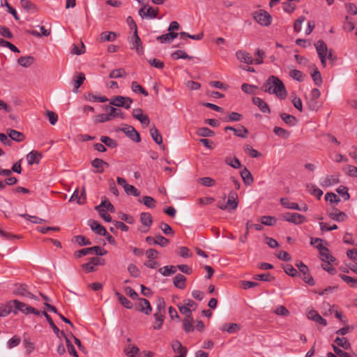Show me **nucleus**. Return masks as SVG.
<instances>
[{"label": "nucleus", "instance_id": "2f4dec72", "mask_svg": "<svg viewBox=\"0 0 357 357\" xmlns=\"http://www.w3.org/2000/svg\"><path fill=\"white\" fill-rule=\"evenodd\" d=\"M334 342L337 345L338 347H342L344 349H351V343L349 342V340L346 337H337Z\"/></svg>", "mask_w": 357, "mask_h": 357}, {"label": "nucleus", "instance_id": "ea45409f", "mask_svg": "<svg viewBox=\"0 0 357 357\" xmlns=\"http://www.w3.org/2000/svg\"><path fill=\"white\" fill-rule=\"evenodd\" d=\"M339 178L335 176H328L322 181L321 185L324 187H328L339 183Z\"/></svg>", "mask_w": 357, "mask_h": 357}, {"label": "nucleus", "instance_id": "69168bd1", "mask_svg": "<svg viewBox=\"0 0 357 357\" xmlns=\"http://www.w3.org/2000/svg\"><path fill=\"white\" fill-rule=\"evenodd\" d=\"M199 182L206 187H211L215 184V181L211 177H202L199 179Z\"/></svg>", "mask_w": 357, "mask_h": 357}, {"label": "nucleus", "instance_id": "dca6fc26", "mask_svg": "<svg viewBox=\"0 0 357 357\" xmlns=\"http://www.w3.org/2000/svg\"><path fill=\"white\" fill-rule=\"evenodd\" d=\"M42 314L46 318L48 324H50V327L54 332V333L56 335V336L59 338H61L62 337H65V333L63 331H60L59 328L54 324L52 319L51 317L47 313L45 310L42 312Z\"/></svg>", "mask_w": 357, "mask_h": 357}, {"label": "nucleus", "instance_id": "13d9d810", "mask_svg": "<svg viewBox=\"0 0 357 357\" xmlns=\"http://www.w3.org/2000/svg\"><path fill=\"white\" fill-rule=\"evenodd\" d=\"M319 254L321 256V260L324 262L331 264L335 260V258L329 254V250L326 252H324V250H322L319 252Z\"/></svg>", "mask_w": 357, "mask_h": 357}, {"label": "nucleus", "instance_id": "58836bf2", "mask_svg": "<svg viewBox=\"0 0 357 357\" xmlns=\"http://www.w3.org/2000/svg\"><path fill=\"white\" fill-rule=\"evenodd\" d=\"M115 294H116L118 300L119 301V302L123 307H125L127 309L132 308V303L126 296H124L121 293L117 292V291L115 293Z\"/></svg>", "mask_w": 357, "mask_h": 357}, {"label": "nucleus", "instance_id": "a878e982", "mask_svg": "<svg viewBox=\"0 0 357 357\" xmlns=\"http://www.w3.org/2000/svg\"><path fill=\"white\" fill-rule=\"evenodd\" d=\"M13 294L16 296H21L28 297L31 295V292L28 290V286L24 284H19L17 288L13 291Z\"/></svg>", "mask_w": 357, "mask_h": 357}, {"label": "nucleus", "instance_id": "bb28decb", "mask_svg": "<svg viewBox=\"0 0 357 357\" xmlns=\"http://www.w3.org/2000/svg\"><path fill=\"white\" fill-rule=\"evenodd\" d=\"M280 116L282 120L289 126H295L298 121L297 119L294 116L287 113H281Z\"/></svg>", "mask_w": 357, "mask_h": 357}, {"label": "nucleus", "instance_id": "412c9836", "mask_svg": "<svg viewBox=\"0 0 357 357\" xmlns=\"http://www.w3.org/2000/svg\"><path fill=\"white\" fill-rule=\"evenodd\" d=\"M6 132L8 137L10 138L11 141L14 140L20 142L23 141L25 138V136L22 132L15 130L7 129Z\"/></svg>", "mask_w": 357, "mask_h": 357}, {"label": "nucleus", "instance_id": "052dcab7", "mask_svg": "<svg viewBox=\"0 0 357 357\" xmlns=\"http://www.w3.org/2000/svg\"><path fill=\"white\" fill-rule=\"evenodd\" d=\"M276 218L273 216H262L261 217V224L267 226H272L276 223Z\"/></svg>", "mask_w": 357, "mask_h": 357}, {"label": "nucleus", "instance_id": "39448f33", "mask_svg": "<svg viewBox=\"0 0 357 357\" xmlns=\"http://www.w3.org/2000/svg\"><path fill=\"white\" fill-rule=\"evenodd\" d=\"M282 218L284 221H287L296 225H301L307 221L305 216L297 213H286L282 215Z\"/></svg>", "mask_w": 357, "mask_h": 357}, {"label": "nucleus", "instance_id": "4d7b16f0", "mask_svg": "<svg viewBox=\"0 0 357 357\" xmlns=\"http://www.w3.org/2000/svg\"><path fill=\"white\" fill-rule=\"evenodd\" d=\"M100 142L110 148H114L117 145L116 142L115 140L107 136L101 137Z\"/></svg>", "mask_w": 357, "mask_h": 357}, {"label": "nucleus", "instance_id": "c03bdc74", "mask_svg": "<svg viewBox=\"0 0 357 357\" xmlns=\"http://www.w3.org/2000/svg\"><path fill=\"white\" fill-rule=\"evenodd\" d=\"M125 97L122 96H114L111 100L109 104L119 107H124Z\"/></svg>", "mask_w": 357, "mask_h": 357}, {"label": "nucleus", "instance_id": "37998d69", "mask_svg": "<svg viewBox=\"0 0 357 357\" xmlns=\"http://www.w3.org/2000/svg\"><path fill=\"white\" fill-rule=\"evenodd\" d=\"M243 116L235 112H232L229 113L227 116L223 119V121L225 122H233V121H241Z\"/></svg>", "mask_w": 357, "mask_h": 357}, {"label": "nucleus", "instance_id": "f03ea898", "mask_svg": "<svg viewBox=\"0 0 357 357\" xmlns=\"http://www.w3.org/2000/svg\"><path fill=\"white\" fill-rule=\"evenodd\" d=\"M105 109L108 112L107 114H101L95 116V123H104L109 121L114 118H120L121 119H125V114L121 112V109L111 107L109 105H105Z\"/></svg>", "mask_w": 357, "mask_h": 357}, {"label": "nucleus", "instance_id": "f704fd0d", "mask_svg": "<svg viewBox=\"0 0 357 357\" xmlns=\"http://www.w3.org/2000/svg\"><path fill=\"white\" fill-rule=\"evenodd\" d=\"M140 221L144 226L149 227L153 223V219L151 213L143 212L140 214Z\"/></svg>", "mask_w": 357, "mask_h": 357}, {"label": "nucleus", "instance_id": "7c9ffc66", "mask_svg": "<svg viewBox=\"0 0 357 357\" xmlns=\"http://www.w3.org/2000/svg\"><path fill=\"white\" fill-rule=\"evenodd\" d=\"M153 317L155 318V323L153 326V328L155 330H159L162 326V324L164 322V319H165V315L160 312H155L153 314Z\"/></svg>", "mask_w": 357, "mask_h": 357}, {"label": "nucleus", "instance_id": "e2e57ef3", "mask_svg": "<svg viewBox=\"0 0 357 357\" xmlns=\"http://www.w3.org/2000/svg\"><path fill=\"white\" fill-rule=\"evenodd\" d=\"M160 229L162 231V232L165 234V235H171V236H173L174 232L172 229V228L167 223L165 222H162L160 224V226H159Z\"/></svg>", "mask_w": 357, "mask_h": 357}, {"label": "nucleus", "instance_id": "72a5a7b5", "mask_svg": "<svg viewBox=\"0 0 357 357\" xmlns=\"http://www.w3.org/2000/svg\"><path fill=\"white\" fill-rule=\"evenodd\" d=\"M193 317L185 318L183 320V328L185 333H190L194 331L193 326Z\"/></svg>", "mask_w": 357, "mask_h": 357}, {"label": "nucleus", "instance_id": "6e6d98bb", "mask_svg": "<svg viewBox=\"0 0 357 357\" xmlns=\"http://www.w3.org/2000/svg\"><path fill=\"white\" fill-rule=\"evenodd\" d=\"M87 99L91 102H106L109 100V99L105 96H98L93 95V93H89Z\"/></svg>", "mask_w": 357, "mask_h": 357}, {"label": "nucleus", "instance_id": "2eb2a0df", "mask_svg": "<svg viewBox=\"0 0 357 357\" xmlns=\"http://www.w3.org/2000/svg\"><path fill=\"white\" fill-rule=\"evenodd\" d=\"M88 224L90 226L91 230L95 231L96 234L100 236L106 234V229L105 228V227L101 225L98 221L91 219L89 220Z\"/></svg>", "mask_w": 357, "mask_h": 357}, {"label": "nucleus", "instance_id": "5fc2aeb1", "mask_svg": "<svg viewBox=\"0 0 357 357\" xmlns=\"http://www.w3.org/2000/svg\"><path fill=\"white\" fill-rule=\"evenodd\" d=\"M274 313L282 317H288L290 314L289 310L284 305H278L274 310Z\"/></svg>", "mask_w": 357, "mask_h": 357}, {"label": "nucleus", "instance_id": "473e14b6", "mask_svg": "<svg viewBox=\"0 0 357 357\" xmlns=\"http://www.w3.org/2000/svg\"><path fill=\"white\" fill-rule=\"evenodd\" d=\"M177 271V266H165L159 268L158 271L164 276H169L174 274Z\"/></svg>", "mask_w": 357, "mask_h": 357}, {"label": "nucleus", "instance_id": "e433bc0d", "mask_svg": "<svg viewBox=\"0 0 357 357\" xmlns=\"http://www.w3.org/2000/svg\"><path fill=\"white\" fill-rule=\"evenodd\" d=\"M306 188H307V190H308V192L312 195L317 197L318 199H320L323 195V191L321 189L317 188L313 184H311V183L307 184Z\"/></svg>", "mask_w": 357, "mask_h": 357}, {"label": "nucleus", "instance_id": "aec40b11", "mask_svg": "<svg viewBox=\"0 0 357 357\" xmlns=\"http://www.w3.org/2000/svg\"><path fill=\"white\" fill-rule=\"evenodd\" d=\"M178 36V33L176 32H169L168 33L158 36L156 40L160 43H170L174 39L176 38Z\"/></svg>", "mask_w": 357, "mask_h": 357}, {"label": "nucleus", "instance_id": "774afa93", "mask_svg": "<svg viewBox=\"0 0 357 357\" xmlns=\"http://www.w3.org/2000/svg\"><path fill=\"white\" fill-rule=\"evenodd\" d=\"M332 348L334 353L339 357H352L349 354L344 351L335 344H332Z\"/></svg>", "mask_w": 357, "mask_h": 357}, {"label": "nucleus", "instance_id": "bf43d9fd", "mask_svg": "<svg viewBox=\"0 0 357 357\" xmlns=\"http://www.w3.org/2000/svg\"><path fill=\"white\" fill-rule=\"evenodd\" d=\"M128 271L130 275L133 278H138L140 275L139 269L133 264H130L128 265Z\"/></svg>", "mask_w": 357, "mask_h": 357}, {"label": "nucleus", "instance_id": "4be33fe9", "mask_svg": "<svg viewBox=\"0 0 357 357\" xmlns=\"http://www.w3.org/2000/svg\"><path fill=\"white\" fill-rule=\"evenodd\" d=\"M329 217L337 222H344L347 218L345 213L340 211L337 208H334V212L328 214Z\"/></svg>", "mask_w": 357, "mask_h": 357}, {"label": "nucleus", "instance_id": "cd10ccee", "mask_svg": "<svg viewBox=\"0 0 357 357\" xmlns=\"http://www.w3.org/2000/svg\"><path fill=\"white\" fill-rule=\"evenodd\" d=\"M117 36V33L113 31H103L100 36V42L114 41Z\"/></svg>", "mask_w": 357, "mask_h": 357}, {"label": "nucleus", "instance_id": "a18cd8bd", "mask_svg": "<svg viewBox=\"0 0 357 357\" xmlns=\"http://www.w3.org/2000/svg\"><path fill=\"white\" fill-rule=\"evenodd\" d=\"M241 177L245 185H250L253 182V177L251 173L245 168L241 172Z\"/></svg>", "mask_w": 357, "mask_h": 357}, {"label": "nucleus", "instance_id": "338daca9", "mask_svg": "<svg viewBox=\"0 0 357 357\" xmlns=\"http://www.w3.org/2000/svg\"><path fill=\"white\" fill-rule=\"evenodd\" d=\"M234 132L236 136L245 138L248 134V130L243 126H240L238 128H235Z\"/></svg>", "mask_w": 357, "mask_h": 357}, {"label": "nucleus", "instance_id": "c756f323", "mask_svg": "<svg viewBox=\"0 0 357 357\" xmlns=\"http://www.w3.org/2000/svg\"><path fill=\"white\" fill-rule=\"evenodd\" d=\"M35 61V59L32 56H21L17 59V63L19 65L28 68L31 66Z\"/></svg>", "mask_w": 357, "mask_h": 357}, {"label": "nucleus", "instance_id": "f8f14e48", "mask_svg": "<svg viewBox=\"0 0 357 357\" xmlns=\"http://www.w3.org/2000/svg\"><path fill=\"white\" fill-rule=\"evenodd\" d=\"M227 206L228 211H234L237 208L238 205V195L234 190L229 192L228 195V200L227 202Z\"/></svg>", "mask_w": 357, "mask_h": 357}, {"label": "nucleus", "instance_id": "20e7f679", "mask_svg": "<svg viewBox=\"0 0 357 357\" xmlns=\"http://www.w3.org/2000/svg\"><path fill=\"white\" fill-rule=\"evenodd\" d=\"M254 19L261 26H268L271 24V15L264 10H259L253 15Z\"/></svg>", "mask_w": 357, "mask_h": 357}, {"label": "nucleus", "instance_id": "79ce46f5", "mask_svg": "<svg viewBox=\"0 0 357 357\" xmlns=\"http://www.w3.org/2000/svg\"><path fill=\"white\" fill-rule=\"evenodd\" d=\"M127 75V73L123 68H118L113 70L110 72L109 75V77L111 79H116V78H121V77H126Z\"/></svg>", "mask_w": 357, "mask_h": 357}, {"label": "nucleus", "instance_id": "4468645a", "mask_svg": "<svg viewBox=\"0 0 357 357\" xmlns=\"http://www.w3.org/2000/svg\"><path fill=\"white\" fill-rule=\"evenodd\" d=\"M86 192L85 188H82V192L79 194V188H77L71 197L70 198V202L77 201L79 204H84L86 202Z\"/></svg>", "mask_w": 357, "mask_h": 357}, {"label": "nucleus", "instance_id": "603ef678", "mask_svg": "<svg viewBox=\"0 0 357 357\" xmlns=\"http://www.w3.org/2000/svg\"><path fill=\"white\" fill-rule=\"evenodd\" d=\"M289 76L292 79H294L298 82H303L305 78V75L301 71H300L298 70H291L289 72Z\"/></svg>", "mask_w": 357, "mask_h": 357}, {"label": "nucleus", "instance_id": "f3484780", "mask_svg": "<svg viewBox=\"0 0 357 357\" xmlns=\"http://www.w3.org/2000/svg\"><path fill=\"white\" fill-rule=\"evenodd\" d=\"M252 102L254 105L258 107L260 111L263 113H271V109L268 105L259 97H254L252 98Z\"/></svg>", "mask_w": 357, "mask_h": 357}, {"label": "nucleus", "instance_id": "b1692460", "mask_svg": "<svg viewBox=\"0 0 357 357\" xmlns=\"http://www.w3.org/2000/svg\"><path fill=\"white\" fill-rule=\"evenodd\" d=\"M186 280L187 278H185V276L178 273L174 277L173 282L176 287L181 289H183L186 287Z\"/></svg>", "mask_w": 357, "mask_h": 357}, {"label": "nucleus", "instance_id": "8fccbe9b", "mask_svg": "<svg viewBox=\"0 0 357 357\" xmlns=\"http://www.w3.org/2000/svg\"><path fill=\"white\" fill-rule=\"evenodd\" d=\"M273 132L283 139H287L290 136V132L280 127L275 126L273 128Z\"/></svg>", "mask_w": 357, "mask_h": 357}, {"label": "nucleus", "instance_id": "c85d7f7f", "mask_svg": "<svg viewBox=\"0 0 357 357\" xmlns=\"http://www.w3.org/2000/svg\"><path fill=\"white\" fill-rule=\"evenodd\" d=\"M12 311L10 301L5 303H0V317H7Z\"/></svg>", "mask_w": 357, "mask_h": 357}, {"label": "nucleus", "instance_id": "0eeeda50", "mask_svg": "<svg viewBox=\"0 0 357 357\" xmlns=\"http://www.w3.org/2000/svg\"><path fill=\"white\" fill-rule=\"evenodd\" d=\"M11 303V310H13V312L15 314H17L18 311H20L21 312L28 314L29 312V307L30 306L26 305L24 303H22L17 299L10 301Z\"/></svg>", "mask_w": 357, "mask_h": 357}, {"label": "nucleus", "instance_id": "393cba45", "mask_svg": "<svg viewBox=\"0 0 357 357\" xmlns=\"http://www.w3.org/2000/svg\"><path fill=\"white\" fill-rule=\"evenodd\" d=\"M314 45L319 56H327L328 47L324 41L319 40L315 43Z\"/></svg>", "mask_w": 357, "mask_h": 357}, {"label": "nucleus", "instance_id": "864d4df0", "mask_svg": "<svg viewBox=\"0 0 357 357\" xmlns=\"http://www.w3.org/2000/svg\"><path fill=\"white\" fill-rule=\"evenodd\" d=\"M197 133L201 137H213L215 135V132L207 127L199 128Z\"/></svg>", "mask_w": 357, "mask_h": 357}, {"label": "nucleus", "instance_id": "1a4fd4ad", "mask_svg": "<svg viewBox=\"0 0 357 357\" xmlns=\"http://www.w3.org/2000/svg\"><path fill=\"white\" fill-rule=\"evenodd\" d=\"M130 43L131 44L130 48L132 50L135 49L139 54H143L142 43L140 38L138 36L137 31H134L133 36L130 40Z\"/></svg>", "mask_w": 357, "mask_h": 357}, {"label": "nucleus", "instance_id": "de8ad7c7", "mask_svg": "<svg viewBox=\"0 0 357 357\" xmlns=\"http://www.w3.org/2000/svg\"><path fill=\"white\" fill-rule=\"evenodd\" d=\"M283 269L285 273L291 277L295 278L298 275H300L298 271L291 264H285L283 266Z\"/></svg>", "mask_w": 357, "mask_h": 357}, {"label": "nucleus", "instance_id": "49530a36", "mask_svg": "<svg viewBox=\"0 0 357 357\" xmlns=\"http://www.w3.org/2000/svg\"><path fill=\"white\" fill-rule=\"evenodd\" d=\"M72 241L77 243L80 246L90 245L91 244V241L82 235L74 236Z\"/></svg>", "mask_w": 357, "mask_h": 357}, {"label": "nucleus", "instance_id": "ddd939ff", "mask_svg": "<svg viewBox=\"0 0 357 357\" xmlns=\"http://www.w3.org/2000/svg\"><path fill=\"white\" fill-rule=\"evenodd\" d=\"M236 56L240 62L247 64H253L254 59L252 56L245 50H238L236 52Z\"/></svg>", "mask_w": 357, "mask_h": 357}, {"label": "nucleus", "instance_id": "9d476101", "mask_svg": "<svg viewBox=\"0 0 357 357\" xmlns=\"http://www.w3.org/2000/svg\"><path fill=\"white\" fill-rule=\"evenodd\" d=\"M172 348L176 354L175 357H186L188 349L183 346L180 341L174 340L172 342Z\"/></svg>", "mask_w": 357, "mask_h": 357}, {"label": "nucleus", "instance_id": "7ed1b4c3", "mask_svg": "<svg viewBox=\"0 0 357 357\" xmlns=\"http://www.w3.org/2000/svg\"><path fill=\"white\" fill-rule=\"evenodd\" d=\"M93 252H95L96 255H99V256H103L107 253V252L105 250L102 249L100 246L96 245V246H93V247H91V248H83L79 250H77V251L75 252L74 255L76 258H81L83 256H85L87 255H91Z\"/></svg>", "mask_w": 357, "mask_h": 357}, {"label": "nucleus", "instance_id": "3c124183", "mask_svg": "<svg viewBox=\"0 0 357 357\" xmlns=\"http://www.w3.org/2000/svg\"><path fill=\"white\" fill-rule=\"evenodd\" d=\"M240 329V326L237 324H230L229 325L225 324L222 326L221 330L227 331L229 333H234Z\"/></svg>", "mask_w": 357, "mask_h": 357}, {"label": "nucleus", "instance_id": "9b49d317", "mask_svg": "<svg viewBox=\"0 0 357 357\" xmlns=\"http://www.w3.org/2000/svg\"><path fill=\"white\" fill-rule=\"evenodd\" d=\"M138 301L139 304L136 306L135 310L143 312L146 315L150 314L152 312V307L150 302L147 299L142 298H140Z\"/></svg>", "mask_w": 357, "mask_h": 357}, {"label": "nucleus", "instance_id": "680f3d73", "mask_svg": "<svg viewBox=\"0 0 357 357\" xmlns=\"http://www.w3.org/2000/svg\"><path fill=\"white\" fill-rule=\"evenodd\" d=\"M311 75L314 84L317 86H321L322 84V78L320 72L317 68H315L314 73H312Z\"/></svg>", "mask_w": 357, "mask_h": 357}, {"label": "nucleus", "instance_id": "f257e3e1", "mask_svg": "<svg viewBox=\"0 0 357 357\" xmlns=\"http://www.w3.org/2000/svg\"><path fill=\"white\" fill-rule=\"evenodd\" d=\"M261 90L266 93H273L279 99L287 98V92L282 81L275 75H271L263 84Z\"/></svg>", "mask_w": 357, "mask_h": 357}, {"label": "nucleus", "instance_id": "423d86ee", "mask_svg": "<svg viewBox=\"0 0 357 357\" xmlns=\"http://www.w3.org/2000/svg\"><path fill=\"white\" fill-rule=\"evenodd\" d=\"M116 131H122L126 135L135 142H139L141 137L139 133L132 126L124 124L123 128L116 129Z\"/></svg>", "mask_w": 357, "mask_h": 357}, {"label": "nucleus", "instance_id": "5701e85b", "mask_svg": "<svg viewBox=\"0 0 357 357\" xmlns=\"http://www.w3.org/2000/svg\"><path fill=\"white\" fill-rule=\"evenodd\" d=\"M280 202V204L286 208L301 211V208L297 203L290 202L287 197H282Z\"/></svg>", "mask_w": 357, "mask_h": 357}, {"label": "nucleus", "instance_id": "c9c22d12", "mask_svg": "<svg viewBox=\"0 0 357 357\" xmlns=\"http://www.w3.org/2000/svg\"><path fill=\"white\" fill-rule=\"evenodd\" d=\"M171 57L175 60H178L179 59L191 60L193 58L192 56H189L185 51L181 50H176L174 52H173L171 54Z\"/></svg>", "mask_w": 357, "mask_h": 357}, {"label": "nucleus", "instance_id": "6e6552de", "mask_svg": "<svg viewBox=\"0 0 357 357\" xmlns=\"http://www.w3.org/2000/svg\"><path fill=\"white\" fill-rule=\"evenodd\" d=\"M146 242L149 245H159L161 247H166L169 241L167 238L162 236L161 234L156 235L155 237L147 236L146 238Z\"/></svg>", "mask_w": 357, "mask_h": 357}, {"label": "nucleus", "instance_id": "a211bd4d", "mask_svg": "<svg viewBox=\"0 0 357 357\" xmlns=\"http://www.w3.org/2000/svg\"><path fill=\"white\" fill-rule=\"evenodd\" d=\"M307 317L309 319H311L317 323L320 324L321 325L326 326L327 325L326 320L323 318L317 311L314 310H311L307 313Z\"/></svg>", "mask_w": 357, "mask_h": 357}, {"label": "nucleus", "instance_id": "a19ab883", "mask_svg": "<svg viewBox=\"0 0 357 357\" xmlns=\"http://www.w3.org/2000/svg\"><path fill=\"white\" fill-rule=\"evenodd\" d=\"M140 203H143L146 206L150 208L155 207L156 201L150 196H144L142 199L138 200Z\"/></svg>", "mask_w": 357, "mask_h": 357}, {"label": "nucleus", "instance_id": "09e8293b", "mask_svg": "<svg viewBox=\"0 0 357 357\" xmlns=\"http://www.w3.org/2000/svg\"><path fill=\"white\" fill-rule=\"evenodd\" d=\"M131 89L135 93H140L144 96H148L149 93L137 82L133 81L131 84Z\"/></svg>", "mask_w": 357, "mask_h": 357}, {"label": "nucleus", "instance_id": "6ab92c4d", "mask_svg": "<svg viewBox=\"0 0 357 357\" xmlns=\"http://www.w3.org/2000/svg\"><path fill=\"white\" fill-rule=\"evenodd\" d=\"M91 165L93 168L96 169L94 172L96 173H102L105 170V167H109V164L107 162H105L104 160L96 158L92 162Z\"/></svg>", "mask_w": 357, "mask_h": 357}, {"label": "nucleus", "instance_id": "0e129e2a", "mask_svg": "<svg viewBox=\"0 0 357 357\" xmlns=\"http://www.w3.org/2000/svg\"><path fill=\"white\" fill-rule=\"evenodd\" d=\"M325 200L336 204L340 202V198L333 192H327L325 195Z\"/></svg>", "mask_w": 357, "mask_h": 357}, {"label": "nucleus", "instance_id": "4c0bfd02", "mask_svg": "<svg viewBox=\"0 0 357 357\" xmlns=\"http://www.w3.org/2000/svg\"><path fill=\"white\" fill-rule=\"evenodd\" d=\"M150 134L156 144L160 145L162 144V137L158 129H157L155 127L152 128L150 130Z\"/></svg>", "mask_w": 357, "mask_h": 357}]
</instances>
